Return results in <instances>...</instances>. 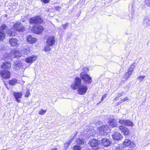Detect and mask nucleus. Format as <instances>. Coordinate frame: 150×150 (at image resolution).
<instances>
[{
  "mask_svg": "<svg viewBox=\"0 0 150 150\" xmlns=\"http://www.w3.org/2000/svg\"><path fill=\"white\" fill-rule=\"evenodd\" d=\"M102 144L105 146L107 147L109 146L112 142L110 140L106 138H104L101 141Z\"/></svg>",
  "mask_w": 150,
  "mask_h": 150,
  "instance_id": "obj_15",
  "label": "nucleus"
},
{
  "mask_svg": "<svg viewBox=\"0 0 150 150\" xmlns=\"http://www.w3.org/2000/svg\"><path fill=\"white\" fill-rule=\"evenodd\" d=\"M118 98L117 97V96H116V97L115 98L114 100L116 101L117 100H118Z\"/></svg>",
  "mask_w": 150,
  "mask_h": 150,
  "instance_id": "obj_51",
  "label": "nucleus"
},
{
  "mask_svg": "<svg viewBox=\"0 0 150 150\" xmlns=\"http://www.w3.org/2000/svg\"><path fill=\"white\" fill-rule=\"evenodd\" d=\"M81 83V79L79 77H76L75 78L74 81L71 84V88L74 90H76L78 89Z\"/></svg>",
  "mask_w": 150,
  "mask_h": 150,
  "instance_id": "obj_4",
  "label": "nucleus"
},
{
  "mask_svg": "<svg viewBox=\"0 0 150 150\" xmlns=\"http://www.w3.org/2000/svg\"><path fill=\"white\" fill-rule=\"evenodd\" d=\"M13 95L17 102L18 103L21 102V100L19 99L21 98L22 95V93L14 92Z\"/></svg>",
  "mask_w": 150,
  "mask_h": 150,
  "instance_id": "obj_19",
  "label": "nucleus"
},
{
  "mask_svg": "<svg viewBox=\"0 0 150 150\" xmlns=\"http://www.w3.org/2000/svg\"><path fill=\"white\" fill-rule=\"evenodd\" d=\"M0 75L2 79H9L10 77V72L7 70H0Z\"/></svg>",
  "mask_w": 150,
  "mask_h": 150,
  "instance_id": "obj_10",
  "label": "nucleus"
},
{
  "mask_svg": "<svg viewBox=\"0 0 150 150\" xmlns=\"http://www.w3.org/2000/svg\"><path fill=\"white\" fill-rule=\"evenodd\" d=\"M37 58L36 55H33L30 56L25 59V61L27 63H31L35 61Z\"/></svg>",
  "mask_w": 150,
  "mask_h": 150,
  "instance_id": "obj_18",
  "label": "nucleus"
},
{
  "mask_svg": "<svg viewBox=\"0 0 150 150\" xmlns=\"http://www.w3.org/2000/svg\"><path fill=\"white\" fill-rule=\"evenodd\" d=\"M9 42L12 47H16L18 45V40L17 39L14 38H11L9 40Z\"/></svg>",
  "mask_w": 150,
  "mask_h": 150,
  "instance_id": "obj_21",
  "label": "nucleus"
},
{
  "mask_svg": "<svg viewBox=\"0 0 150 150\" xmlns=\"http://www.w3.org/2000/svg\"><path fill=\"white\" fill-rule=\"evenodd\" d=\"M146 23V26H148L149 25H150L149 20H146L144 21V23ZM144 24H145V23H144Z\"/></svg>",
  "mask_w": 150,
  "mask_h": 150,
  "instance_id": "obj_36",
  "label": "nucleus"
},
{
  "mask_svg": "<svg viewBox=\"0 0 150 150\" xmlns=\"http://www.w3.org/2000/svg\"><path fill=\"white\" fill-rule=\"evenodd\" d=\"M107 96V95L106 94H104L103 96H102V98L101 100V101H103V100L105 98H106V97Z\"/></svg>",
  "mask_w": 150,
  "mask_h": 150,
  "instance_id": "obj_46",
  "label": "nucleus"
},
{
  "mask_svg": "<svg viewBox=\"0 0 150 150\" xmlns=\"http://www.w3.org/2000/svg\"><path fill=\"white\" fill-rule=\"evenodd\" d=\"M87 129H85L84 131V132L85 134H90V136H93L94 134L95 133V132H93V133L91 134H90V133H91V131H90L89 129H88V130H87Z\"/></svg>",
  "mask_w": 150,
  "mask_h": 150,
  "instance_id": "obj_27",
  "label": "nucleus"
},
{
  "mask_svg": "<svg viewBox=\"0 0 150 150\" xmlns=\"http://www.w3.org/2000/svg\"><path fill=\"white\" fill-rule=\"evenodd\" d=\"M7 15H6V14H5V17H7Z\"/></svg>",
  "mask_w": 150,
  "mask_h": 150,
  "instance_id": "obj_54",
  "label": "nucleus"
},
{
  "mask_svg": "<svg viewBox=\"0 0 150 150\" xmlns=\"http://www.w3.org/2000/svg\"><path fill=\"white\" fill-rule=\"evenodd\" d=\"M43 22V19L39 16H36L31 18L29 20V23L32 24L41 23Z\"/></svg>",
  "mask_w": 150,
  "mask_h": 150,
  "instance_id": "obj_5",
  "label": "nucleus"
},
{
  "mask_svg": "<svg viewBox=\"0 0 150 150\" xmlns=\"http://www.w3.org/2000/svg\"><path fill=\"white\" fill-rule=\"evenodd\" d=\"M88 90L87 87L84 85H81L77 90L78 93L81 95H85Z\"/></svg>",
  "mask_w": 150,
  "mask_h": 150,
  "instance_id": "obj_7",
  "label": "nucleus"
},
{
  "mask_svg": "<svg viewBox=\"0 0 150 150\" xmlns=\"http://www.w3.org/2000/svg\"><path fill=\"white\" fill-rule=\"evenodd\" d=\"M86 150H90L88 149H87Z\"/></svg>",
  "mask_w": 150,
  "mask_h": 150,
  "instance_id": "obj_56",
  "label": "nucleus"
},
{
  "mask_svg": "<svg viewBox=\"0 0 150 150\" xmlns=\"http://www.w3.org/2000/svg\"><path fill=\"white\" fill-rule=\"evenodd\" d=\"M70 145L69 143H68V142H67L65 143L64 144V147L65 149H66L68 148L69 147V146Z\"/></svg>",
  "mask_w": 150,
  "mask_h": 150,
  "instance_id": "obj_38",
  "label": "nucleus"
},
{
  "mask_svg": "<svg viewBox=\"0 0 150 150\" xmlns=\"http://www.w3.org/2000/svg\"><path fill=\"white\" fill-rule=\"evenodd\" d=\"M119 129L122 131L123 134L125 135H128L130 133L128 129L123 125L120 126L119 127Z\"/></svg>",
  "mask_w": 150,
  "mask_h": 150,
  "instance_id": "obj_16",
  "label": "nucleus"
},
{
  "mask_svg": "<svg viewBox=\"0 0 150 150\" xmlns=\"http://www.w3.org/2000/svg\"><path fill=\"white\" fill-rule=\"evenodd\" d=\"M88 128H87V129H87V130H88Z\"/></svg>",
  "mask_w": 150,
  "mask_h": 150,
  "instance_id": "obj_55",
  "label": "nucleus"
},
{
  "mask_svg": "<svg viewBox=\"0 0 150 150\" xmlns=\"http://www.w3.org/2000/svg\"><path fill=\"white\" fill-rule=\"evenodd\" d=\"M109 122L110 126L113 127H116L117 125V122L115 120L111 118L110 119Z\"/></svg>",
  "mask_w": 150,
  "mask_h": 150,
  "instance_id": "obj_24",
  "label": "nucleus"
},
{
  "mask_svg": "<svg viewBox=\"0 0 150 150\" xmlns=\"http://www.w3.org/2000/svg\"><path fill=\"white\" fill-rule=\"evenodd\" d=\"M11 30H8L6 32V33H7V34L8 35V33H10L11 31Z\"/></svg>",
  "mask_w": 150,
  "mask_h": 150,
  "instance_id": "obj_50",
  "label": "nucleus"
},
{
  "mask_svg": "<svg viewBox=\"0 0 150 150\" xmlns=\"http://www.w3.org/2000/svg\"><path fill=\"white\" fill-rule=\"evenodd\" d=\"M122 95L121 93H118L117 94V96L119 98L121 96H122Z\"/></svg>",
  "mask_w": 150,
  "mask_h": 150,
  "instance_id": "obj_48",
  "label": "nucleus"
},
{
  "mask_svg": "<svg viewBox=\"0 0 150 150\" xmlns=\"http://www.w3.org/2000/svg\"><path fill=\"white\" fill-rule=\"evenodd\" d=\"M76 142L77 144L79 145H82L83 144L84 140L83 139L78 138L76 139Z\"/></svg>",
  "mask_w": 150,
  "mask_h": 150,
  "instance_id": "obj_26",
  "label": "nucleus"
},
{
  "mask_svg": "<svg viewBox=\"0 0 150 150\" xmlns=\"http://www.w3.org/2000/svg\"><path fill=\"white\" fill-rule=\"evenodd\" d=\"M98 130L100 135L105 136L110 132L109 127L106 125H103L98 128Z\"/></svg>",
  "mask_w": 150,
  "mask_h": 150,
  "instance_id": "obj_2",
  "label": "nucleus"
},
{
  "mask_svg": "<svg viewBox=\"0 0 150 150\" xmlns=\"http://www.w3.org/2000/svg\"><path fill=\"white\" fill-rule=\"evenodd\" d=\"M123 145L126 147L129 146L131 147H134L135 144L134 142L128 139H126L123 143Z\"/></svg>",
  "mask_w": 150,
  "mask_h": 150,
  "instance_id": "obj_14",
  "label": "nucleus"
},
{
  "mask_svg": "<svg viewBox=\"0 0 150 150\" xmlns=\"http://www.w3.org/2000/svg\"><path fill=\"white\" fill-rule=\"evenodd\" d=\"M112 137L115 141L120 140L122 138V135L118 132H115L114 134L112 135Z\"/></svg>",
  "mask_w": 150,
  "mask_h": 150,
  "instance_id": "obj_20",
  "label": "nucleus"
},
{
  "mask_svg": "<svg viewBox=\"0 0 150 150\" xmlns=\"http://www.w3.org/2000/svg\"><path fill=\"white\" fill-rule=\"evenodd\" d=\"M135 65L134 64H133L131 65L130 67L129 68L133 70L134 68L135 67Z\"/></svg>",
  "mask_w": 150,
  "mask_h": 150,
  "instance_id": "obj_43",
  "label": "nucleus"
},
{
  "mask_svg": "<svg viewBox=\"0 0 150 150\" xmlns=\"http://www.w3.org/2000/svg\"><path fill=\"white\" fill-rule=\"evenodd\" d=\"M37 58L36 55H33L30 56L25 59V61L27 63H31L35 61Z\"/></svg>",
  "mask_w": 150,
  "mask_h": 150,
  "instance_id": "obj_17",
  "label": "nucleus"
},
{
  "mask_svg": "<svg viewBox=\"0 0 150 150\" xmlns=\"http://www.w3.org/2000/svg\"><path fill=\"white\" fill-rule=\"evenodd\" d=\"M57 148H55L54 149H52L51 150H57Z\"/></svg>",
  "mask_w": 150,
  "mask_h": 150,
  "instance_id": "obj_52",
  "label": "nucleus"
},
{
  "mask_svg": "<svg viewBox=\"0 0 150 150\" xmlns=\"http://www.w3.org/2000/svg\"><path fill=\"white\" fill-rule=\"evenodd\" d=\"M133 71V70L130 69L129 68V69L128 71L127 72V73H128L130 74V75H131L132 73V72Z\"/></svg>",
  "mask_w": 150,
  "mask_h": 150,
  "instance_id": "obj_42",
  "label": "nucleus"
},
{
  "mask_svg": "<svg viewBox=\"0 0 150 150\" xmlns=\"http://www.w3.org/2000/svg\"><path fill=\"white\" fill-rule=\"evenodd\" d=\"M77 134V133H76L73 136H72V137L71 139H70V140L68 141V143H69V144L72 142L73 139L74 138L76 137V134Z\"/></svg>",
  "mask_w": 150,
  "mask_h": 150,
  "instance_id": "obj_33",
  "label": "nucleus"
},
{
  "mask_svg": "<svg viewBox=\"0 0 150 150\" xmlns=\"http://www.w3.org/2000/svg\"><path fill=\"white\" fill-rule=\"evenodd\" d=\"M88 144L94 150H97L99 148L98 141L95 139H93L89 141Z\"/></svg>",
  "mask_w": 150,
  "mask_h": 150,
  "instance_id": "obj_8",
  "label": "nucleus"
},
{
  "mask_svg": "<svg viewBox=\"0 0 150 150\" xmlns=\"http://www.w3.org/2000/svg\"><path fill=\"white\" fill-rule=\"evenodd\" d=\"M119 104V102L116 103V105H118L119 104Z\"/></svg>",
  "mask_w": 150,
  "mask_h": 150,
  "instance_id": "obj_53",
  "label": "nucleus"
},
{
  "mask_svg": "<svg viewBox=\"0 0 150 150\" xmlns=\"http://www.w3.org/2000/svg\"><path fill=\"white\" fill-rule=\"evenodd\" d=\"M11 66V64L10 63L8 62H3V64L1 66V68L3 69H9Z\"/></svg>",
  "mask_w": 150,
  "mask_h": 150,
  "instance_id": "obj_22",
  "label": "nucleus"
},
{
  "mask_svg": "<svg viewBox=\"0 0 150 150\" xmlns=\"http://www.w3.org/2000/svg\"><path fill=\"white\" fill-rule=\"evenodd\" d=\"M41 1L44 3H48L49 2V0H41Z\"/></svg>",
  "mask_w": 150,
  "mask_h": 150,
  "instance_id": "obj_45",
  "label": "nucleus"
},
{
  "mask_svg": "<svg viewBox=\"0 0 150 150\" xmlns=\"http://www.w3.org/2000/svg\"><path fill=\"white\" fill-rule=\"evenodd\" d=\"M145 77V76H141L138 77V79L139 81L140 82H141L143 80Z\"/></svg>",
  "mask_w": 150,
  "mask_h": 150,
  "instance_id": "obj_35",
  "label": "nucleus"
},
{
  "mask_svg": "<svg viewBox=\"0 0 150 150\" xmlns=\"http://www.w3.org/2000/svg\"><path fill=\"white\" fill-rule=\"evenodd\" d=\"M21 56V54L19 52V51L16 50H12L11 51L10 53H6L4 55V57L5 58H12L20 57Z\"/></svg>",
  "mask_w": 150,
  "mask_h": 150,
  "instance_id": "obj_1",
  "label": "nucleus"
},
{
  "mask_svg": "<svg viewBox=\"0 0 150 150\" xmlns=\"http://www.w3.org/2000/svg\"><path fill=\"white\" fill-rule=\"evenodd\" d=\"M49 46H48L47 45L45 46L44 49V51L45 52H48L50 51L51 50V49L49 47Z\"/></svg>",
  "mask_w": 150,
  "mask_h": 150,
  "instance_id": "obj_30",
  "label": "nucleus"
},
{
  "mask_svg": "<svg viewBox=\"0 0 150 150\" xmlns=\"http://www.w3.org/2000/svg\"><path fill=\"white\" fill-rule=\"evenodd\" d=\"M26 93L25 94V97H28L30 94V91L28 89L26 90Z\"/></svg>",
  "mask_w": 150,
  "mask_h": 150,
  "instance_id": "obj_37",
  "label": "nucleus"
},
{
  "mask_svg": "<svg viewBox=\"0 0 150 150\" xmlns=\"http://www.w3.org/2000/svg\"><path fill=\"white\" fill-rule=\"evenodd\" d=\"M15 66H16V67H20L22 65V63H15Z\"/></svg>",
  "mask_w": 150,
  "mask_h": 150,
  "instance_id": "obj_40",
  "label": "nucleus"
},
{
  "mask_svg": "<svg viewBox=\"0 0 150 150\" xmlns=\"http://www.w3.org/2000/svg\"><path fill=\"white\" fill-rule=\"evenodd\" d=\"M17 80L16 79H13L9 81V83L11 85H14L17 82Z\"/></svg>",
  "mask_w": 150,
  "mask_h": 150,
  "instance_id": "obj_29",
  "label": "nucleus"
},
{
  "mask_svg": "<svg viewBox=\"0 0 150 150\" xmlns=\"http://www.w3.org/2000/svg\"><path fill=\"white\" fill-rule=\"evenodd\" d=\"M81 79L83 80L86 83L90 84L92 82L91 77L86 73L82 72L80 74Z\"/></svg>",
  "mask_w": 150,
  "mask_h": 150,
  "instance_id": "obj_3",
  "label": "nucleus"
},
{
  "mask_svg": "<svg viewBox=\"0 0 150 150\" xmlns=\"http://www.w3.org/2000/svg\"><path fill=\"white\" fill-rule=\"evenodd\" d=\"M129 100V98L127 97H126L124 99L120 100L119 102V104L121 103L124 102L125 101H128Z\"/></svg>",
  "mask_w": 150,
  "mask_h": 150,
  "instance_id": "obj_31",
  "label": "nucleus"
},
{
  "mask_svg": "<svg viewBox=\"0 0 150 150\" xmlns=\"http://www.w3.org/2000/svg\"><path fill=\"white\" fill-rule=\"evenodd\" d=\"M119 123L120 124L125 125V126H133V124L131 121L128 120H120L119 121Z\"/></svg>",
  "mask_w": 150,
  "mask_h": 150,
  "instance_id": "obj_12",
  "label": "nucleus"
},
{
  "mask_svg": "<svg viewBox=\"0 0 150 150\" xmlns=\"http://www.w3.org/2000/svg\"><path fill=\"white\" fill-rule=\"evenodd\" d=\"M55 42V37L53 36H50L47 39L46 44L47 45L52 46L54 44Z\"/></svg>",
  "mask_w": 150,
  "mask_h": 150,
  "instance_id": "obj_13",
  "label": "nucleus"
},
{
  "mask_svg": "<svg viewBox=\"0 0 150 150\" xmlns=\"http://www.w3.org/2000/svg\"><path fill=\"white\" fill-rule=\"evenodd\" d=\"M46 111V110H44L41 109L39 111V114L40 115H43L45 113Z\"/></svg>",
  "mask_w": 150,
  "mask_h": 150,
  "instance_id": "obj_34",
  "label": "nucleus"
},
{
  "mask_svg": "<svg viewBox=\"0 0 150 150\" xmlns=\"http://www.w3.org/2000/svg\"><path fill=\"white\" fill-rule=\"evenodd\" d=\"M130 74H129L128 73H126L125 75H124L123 79H124L125 81H127L128 79L129 78V76H131Z\"/></svg>",
  "mask_w": 150,
  "mask_h": 150,
  "instance_id": "obj_28",
  "label": "nucleus"
},
{
  "mask_svg": "<svg viewBox=\"0 0 150 150\" xmlns=\"http://www.w3.org/2000/svg\"><path fill=\"white\" fill-rule=\"evenodd\" d=\"M36 38H33L31 35L28 36L27 38V42L30 43H36Z\"/></svg>",
  "mask_w": 150,
  "mask_h": 150,
  "instance_id": "obj_23",
  "label": "nucleus"
},
{
  "mask_svg": "<svg viewBox=\"0 0 150 150\" xmlns=\"http://www.w3.org/2000/svg\"><path fill=\"white\" fill-rule=\"evenodd\" d=\"M30 52L29 48H23L21 50V52L22 53H24L25 54H28Z\"/></svg>",
  "mask_w": 150,
  "mask_h": 150,
  "instance_id": "obj_25",
  "label": "nucleus"
},
{
  "mask_svg": "<svg viewBox=\"0 0 150 150\" xmlns=\"http://www.w3.org/2000/svg\"><path fill=\"white\" fill-rule=\"evenodd\" d=\"M7 26L4 25L0 27V41H2L5 38V31L7 30Z\"/></svg>",
  "mask_w": 150,
  "mask_h": 150,
  "instance_id": "obj_6",
  "label": "nucleus"
},
{
  "mask_svg": "<svg viewBox=\"0 0 150 150\" xmlns=\"http://www.w3.org/2000/svg\"><path fill=\"white\" fill-rule=\"evenodd\" d=\"M55 9L57 11H59L61 9V7L60 6H57L55 7Z\"/></svg>",
  "mask_w": 150,
  "mask_h": 150,
  "instance_id": "obj_49",
  "label": "nucleus"
},
{
  "mask_svg": "<svg viewBox=\"0 0 150 150\" xmlns=\"http://www.w3.org/2000/svg\"><path fill=\"white\" fill-rule=\"evenodd\" d=\"M8 35L10 36H14L15 35V33L14 32L11 31L10 33H8Z\"/></svg>",
  "mask_w": 150,
  "mask_h": 150,
  "instance_id": "obj_41",
  "label": "nucleus"
},
{
  "mask_svg": "<svg viewBox=\"0 0 150 150\" xmlns=\"http://www.w3.org/2000/svg\"><path fill=\"white\" fill-rule=\"evenodd\" d=\"M13 27L16 31L19 32H23L25 30V28L20 22L16 23L13 25Z\"/></svg>",
  "mask_w": 150,
  "mask_h": 150,
  "instance_id": "obj_9",
  "label": "nucleus"
},
{
  "mask_svg": "<svg viewBox=\"0 0 150 150\" xmlns=\"http://www.w3.org/2000/svg\"><path fill=\"white\" fill-rule=\"evenodd\" d=\"M146 6L150 7V0H146Z\"/></svg>",
  "mask_w": 150,
  "mask_h": 150,
  "instance_id": "obj_39",
  "label": "nucleus"
},
{
  "mask_svg": "<svg viewBox=\"0 0 150 150\" xmlns=\"http://www.w3.org/2000/svg\"><path fill=\"white\" fill-rule=\"evenodd\" d=\"M32 30L33 31V33L39 34L43 32L44 30V28L42 26H35L33 27Z\"/></svg>",
  "mask_w": 150,
  "mask_h": 150,
  "instance_id": "obj_11",
  "label": "nucleus"
},
{
  "mask_svg": "<svg viewBox=\"0 0 150 150\" xmlns=\"http://www.w3.org/2000/svg\"><path fill=\"white\" fill-rule=\"evenodd\" d=\"M62 26L63 27V28L65 30L66 29L67 25L66 24H62Z\"/></svg>",
  "mask_w": 150,
  "mask_h": 150,
  "instance_id": "obj_47",
  "label": "nucleus"
},
{
  "mask_svg": "<svg viewBox=\"0 0 150 150\" xmlns=\"http://www.w3.org/2000/svg\"><path fill=\"white\" fill-rule=\"evenodd\" d=\"M81 147L77 145H75L73 147L74 150H81Z\"/></svg>",
  "mask_w": 150,
  "mask_h": 150,
  "instance_id": "obj_32",
  "label": "nucleus"
},
{
  "mask_svg": "<svg viewBox=\"0 0 150 150\" xmlns=\"http://www.w3.org/2000/svg\"><path fill=\"white\" fill-rule=\"evenodd\" d=\"M83 71L86 73L88 71V69L87 67H85L83 68Z\"/></svg>",
  "mask_w": 150,
  "mask_h": 150,
  "instance_id": "obj_44",
  "label": "nucleus"
}]
</instances>
